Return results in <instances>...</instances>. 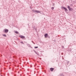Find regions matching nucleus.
Returning a JSON list of instances; mask_svg holds the SVG:
<instances>
[{
  "instance_id": "1",
  "label": "nucleus",
  "mask_w": 76,
  "mask_h": 76,
  "mask_svg": "<svg viewBox=\"0 0 76 76\" xmlns=\"http://www.w3.org/2000/svg\"><path fill=\"white\" fill-rule=\"evenodd\" d=\"M68 9L69 11H72L73 10V9L70 7V6H68Z\"/></svg>"
},
{
  "instance_id": "2",
  "label": "nucleus",
  "mask_w": 76,
  "mask_h": 76,
  "mask_svg": "<svg viewBox=\"0 0 76 76\" xmlns=\"http://www.w3.org/2000/svg\"><path fill=\"white\" fill-rule=\"evenodd\" d=\"M33 12H35L36 13H40V11L37 10H33Z\"/></svg>"
},
{
  "instance_id": "3",
  "label": "nucleus",
  "mask_w": 76,
  "mask_h": 76,
  "mask_svg": "<svg viewBox=\"0 0 76 76\" xmlns=\"http://www.w3.org/2000/svg\"><path fill=\"white\" fill-rule=\"evenodd\" d=\"M4 32H5L6 33H7L8 32H9V30L7 29H5L4 30Z\"/></svg>"
},
{
  "instance_id": "4",
  "label": "nucleus",
  "mask_w": 76,
  "mask_h": 76,
  "mask_svg": "<svg viewBox=\"0 0 76 76\" xmlns=\"http://www.w3.org/2000/svg\"><path fill=\"white\" fill-rule=\"evenodd\" d=\"M21 38H22V39L23 38H25V37L24 36H22V35H20L19 36Z\"/></svg>"
},
{
  "instance_id": "5",
  "label": "nucleus",
  "mask_w": 76,
  "mask_h": 76,
  "mask_svg": "<svg viewBox=\"0 0 76 76\" xmlns=\"http://www.w3.org/2000/svg\"><path fill=\"white\" fill-rule=\"evenodd\" d=\"M62 8H64V9H65L66 12H67L68 11V10H67V8H65V7H63Z\"/></svg>"
},
{
  "instance_id": "6",
  "label": "nucleus",
  "mask_w": 76,
  "mask_h": 76,
  "mask_svg": "<svg viewBox=\"0 0 76 76\" xmlns=\"http://www.w3.org/2000/svg\"><path fill=\"white\" fill-rule=\"evenodd\" d=\"M45 38H47L48 37V35L47 34H45Z\"/></svg>"
},
{
  "instance_id": "7",
  "label": "nucleus",
  "mask_w": 76,
  "mask_h": 76,
  "mask_svg": "<svg viewBox=\"0 0 76 76\" xmlns=\"http://www.w3.org/2000/svg\"><path fill=\"white\" fill-rule=\"evenodd\" d=\"M54 69L53 68H51L50 69V70L51 72H53V70H54Z\"/></svg>"
},
{
  "instance_id": "8",
  "label": "nucleus",
  "mask_w": 76,
  "mask_h": 76,
  "mask_svg": "<svg viewBox=\"0 0 76 76\" xmlns=\"http://www.w3.org/2000/svg\"><path fill=\"white\" fill-rule=\"evenodd\" d=\"M15 32L16 34H19V32L17 31H15Z\"/></svg>"
},
{
  "instance_id": "9",
  "label": "nucleus",
  "mask_w": 76,
  "mask_h": 76,
  "mask_svg": "<svg viewBox=\"0 0 76 76\" xmlns=\"http://www.w3.org/2000/svg\"><path fill=\"white\" fill-rule=\"evenodd\" d=\"M3 36H4V37H6V34H3Z\"/></svg>"
},
{
  "instance_id": "10",
  "label": "nucleus",
  "mask_w": 76,
  "mask_h": 76,
  "mask_svg": "<svg viewBox=\"0 0 76 76\" xmlns=\"http://www.w3.org/2000/svg\"><path fill=\"white\" fill-rule=\"evenodd\" d=\"M27 46H28V47H30V45H29V44H27Z\"/></svg>"
},
{
  "instance_id": "11",
  "label": "nucleus",
  "mask_w": 76,
  "mask_h": 76,
  "mask_svg": "<svg viewBox=\"0 0 76 76\" xmlns=\"http://www.w3.org/2000/svg\"><path fill=\"white\" fill-rule=\"evenodd\" d=\"M20 43H21V44H24V43H23V42H21Z\"/></svg>"
},
{
  "instance_id": "12",
  "label": "nucleus",
  "mask_w": 76,
  "mask_h": 76,
  "mask_svg": "<svg viewBox=\"0 0 76 76\" xmlns=\"http://www.w3.org/2000/svg\"><path fill=\"white\" fill-rule=\"evenodd\" d=\"M34 48H38V47H34Z\"/></svg>"
},
{
  "instance_id": "13",
  "label": "nucleus",
  "mask_w": 76,
  "mask_h": 76,
  "mask_svg": "<svg viewBox=\"0 0 76 76\" xmlns=\"http://www.w3.org/2000/svg\"><path fill=\"white\" fill-rule=\"evenodd\" d=\"M51 9L52 10H54V7H52L51 8Z\"/></svg>"
},
{
  "instance_id": "14",
  "label": "nucleus",
  "mask_w": 76,
  "mask_h": 76,
  "mask_svg": "<svg viewBox=\"0 0 76 76\" xmlns=\"http://www.w3.org/2000/svg\"><path fill=\"white\" fill-rule=\"evenodd\" d=\"M62 48H64V46H62Z\"/></svg>"
},
{
  "instance_id": "15",
  "label": "nucleus",
  "mask_w": 76,
  "mask_h": 76,
  "mask_svg": "<svg viewBox=\"0 0 76 76\" xmlns=\"http://www.w3.org/2000/svg\"><path fill=\"white\" fill-rule=\"evenodd\" d=\"M36 54H37V55H38V53H36Z\"/></svg>"
},
{
  "instance_id": "16",
  "label": "nucleus",
  "mask_w": 76,
  "mask_h": 76,
  "mask_svg": "<svg viewBox=\"0 0 76 76\" xmlns=\"http://www.w3.org/2000/svg\"><path fill=\"white\" fill-rule=\"evenodd\" d=\"M34 52H35V53H37V52H36V51H35V50H34Z\"/></svg>"
},
{
  "instance_id": "17",
  "label": "nucleus",
  "mask_w": 76,
  "mask_h": 76,
  "mask_svg": "<svg viewBox=\"0 0 76 76\" xmlns=\"http://www.w3.org/2000/svg\"><path fill=\"white\" fill-rule=\"evenodd\" d=\"M18 73H19V72H18Z\"/></svg>"
},
{
  "instance_id": "18",
  "label": "nucleus",
  "mask_w": 76,
  "mask_h": 76,
  "mask_svg": "<svg viewBox=\"0 0 76 76\" xmlns=\"http://www.w3.org/2000/svg\"><path fill=\"white\" fill-rule=\"evenodd\" d=\"M32 42H33V43H34V42H33L32 41Z\"/></svg>"
},
{
  "instance_id": "19",
  "label": "nucleus",
  "mask_w": 76,
  "mask_h": 76,
  "mask_svg": "<svg viewBox=\"0 0 76 76\" xmlns=\"http://www.w3.org/2000/svg\"><path fill=\"white\" fill-rule=\"evenodd\" d=\"M34 44H35V43H34Z\"/></svg>"
},
{
  "instance_id": "20",
  "label": "nucleus",
  "mask_w": 76,
  "mask_h": 76,
  "mask_svg": "<svg viewBox=\"0 0 76 76\" xmlns=\"http://www.w3.org/2000/svg\"><path fill=\"white\" fill-rule=\"evenodd\" d=\"M14 76H15V75H14Z\"/></svg>"
}]
</instances>
